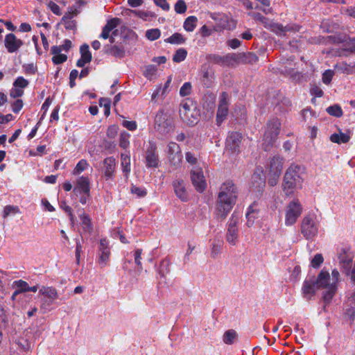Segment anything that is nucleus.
<instances>
[{
  "label": "nucleus",
  "instance_id": "aec40b11",
  "mask_svg": "<svg viewBox=\"0 0 355 355\" xmlns=\"http://www.w3.org/2000/svg\"><path fill=\"white\" fill-rule=\"evenodd\" d=\"M318 289H322L323 291H325V285H320L318 284V276L317 277L316 280H306L304 282L302 286V292L305 297L307 295H313Z\"/></svg>",
  "mask_w": 355,
  "mask_h": 355
},
{
  "label": "nucleus",
  "instance_id": "f704fd0d",
  "mask_svg": "<svg viewBox=\"0 0 355 355\" xmlns=\"http://www.w3.org/2000/svg\"><path fill=\"white\" fill-rule=\"evenodd\" d=\"M241 64H253L258 61V57L252 52L241 53Z\"/></svg>",
  "mask_w": 355,
  "mask_h": 355
},
{
  "label": "nucleus",
  "instance_id": "c756f323",
  "mask_svg": "<svg viewBox=\"0 0 355 355\" xmlns=\"http://www.w3.org/2000/svg\"><path fill=\"white\" fill-rule=\"evenodd\" d=\"M241 53L227 54L225 55V66L230 67L241 64Z\"/></svg>",
  "mask_w": 355,
  "mask_h": 355
},
{
  "label": "nucleus",
  "instance_id": "58836bf2",
  "mask_svg": "<svg viewBox=\"0 0 355 355\" xmlns=\"http://www.w3.org/2000/svg\"><path fill=\"white\" fill-rule=\"evenodd\" d=\"M345 317L352 322L355 320V306L348 301L346 302Z\"/></svg>",
  "mask_w": 355,
  "mask_h": 355
},
{
  "label": "nucleus",
  "instance_id": "1a4fd4ad",
  "mask_svg": "<svg viewBox=\"0 0 355 355\" xmlns=\"http://www.w3.org/2000/svg\"><path fill=\"white\" fill-rule=\"evenodd\" d=\"M318 232V227L314 216H306L302 221L301 233L306 239H313Z\"/></svg>",
  "mask_w": 355,
  "mask_h": 355
},
{
  "label": "nucleus",
  "instance_id": "49530a36",
  "mask_svg": "<svg viewBox=\"0 0 355 355\" xmlns=\"http://www.w3.org/2000/svg\"><path fill=\"white\" fill-rule=\"evenodd\" d=\"M161 35V32L158 28L149 29L146 32V37L150 41L158 39Z\"/></svg>",
  "mask_w": 355,
  "mask_h": 355
},
{
  "label": "nucleus",
  "instance_id": "09e8293b",
  "mask_svg": "<svg viewBox=\"0 0 355 355\" xmlns=\"http://www.w3.org/2000/svg\"><path fill=\"white\" fill-rule=\"evenodd\" d=\"M12 287H15L21 293L27 292L28 288V284L26 282L20 279V280L15 281L12 283Z\"/></svg>",
  "mask_w": 355,
  "mask_h": 355
},
{
  "label": "nucleus",
  "instance_id": "473e14b6",
  "mask_svg": "<svg viewBox=\"0 0 355 355\" xmlns=\"http://www.w3.org/2000/svg\"><path fill=\"white\" fill-rule=\"evenodd\" d=\"M80 219L81 220V225L84 232L91 233L93 230L92 221L89 216L85 213L80 215Z\"/></svg>",
  "mask_w": 355,
  "mask_h": 355
},
{
  "label": "nucleus",
  "instance_id": "4d7b16f0",
  "mask_svg": "<svg viewBox=\"0 0 355 355\" xmlns=\"http://www.w3.org/2000/svg\"><path fill=\"white\" fill-rule=\"evenodd\" d=\"M187 5L184 0H178L175 4V10L177 13L183 14L187 10Z\"/></svg>",
  "mask_w": 355,
  "mask_h": 355
},
{
  "label": "nucleus",
  "instance_id": "de8ad7c7",
  "mask_svg": "<svg viewBox=\"0 0 355 355\" xmlns=\"http://www.w3.org/2000/svg\"><path fill=\"white\" fill-rule=\"evenodd\" d=\"M88 166V163L85 159H81L76 164L75 168L73 171V175H78L83 171H85Z\"/></svg>",
  "mask_w": 355,
  "mask_h": 355
},
{
  "label": "nucleus",
  "instance_id": "bb28decb",
  "mask_svg": "<svg viewBox=\"0 0 355 355\" xmlns=\"http://www.w3.org/2000/svg\"><path fill=\"white\" fill-rule=\"evenodd\" d=\"M78 190L80 193H83L87 196L89 193V180L87 177H80L77 180V184L74 188V191Z\"/></svg>",
  "mask_w": 355,
  "mask_h": 355
},
{
  "label": "nucleus",
  "instance_id": "ea45409f",
  "mask_svg": "<svg viewBox=\"0 0 355 355\" xmlns=\"http://www.w3.org/2000/svg\"><path fill=\"white\" fill-rule=\"evenodd\" d=\"M157 67L153 64H149L145 67V70L143 72V75L148 80L154 78L157 73Z\"/></svg>",
  "mask_w": 355,
  "mask_h": 355
},
{
  "label": "nucleus",
  "instance_id": "5fc2aeb1",
  "mask_svg": "<svg viewBox=\"0 0 355 355\" xmlns=\"http://www.w3.org/2000/svg\"><path fill=\"white\" fill-rule=\"evenodd\" d=\"M248 15L263 24L266 25L268 24V19L259 12H251L248 13Z\"/></svg>",
  "mask_w": 355,
  "mask_h": 355
},
{
  "label": "nucleus",
  "instance_id": "338daca9",
  "mask_svg": "<svg viewBox=\"0 0 355 355\" xmlns=\"http://www.w3.org/2000/svg\"><path fill=\"white\" fill-rule=\"evenodd\" d=\"M67 60L65 54H58L52 58V61L55 64H60L64 62Z\"/></svg>",
  "mask_w": 355,
  "mask_h": 355
},
{
  "label": "nucleus",
  "instance_id": "ddd939ff",
  "mask_svg": "<svg viewBox=\"0 0 355 355\" xmlns=\"http://www.w3.org/2000/svg\"><path fill=\"white\" fill-rule=\"evenodd\" d=\"M156 151V144L153 141H150L145 157L146 166L148 168H157L159 166V157Z\"/></svg>",
  "mask_w": 355,
  "mask_h": 355
},
{
  "label": "nucleus",
  "instance_id": "6e6d98bb",
  "mask_svg": "<svg viewBox=\"0 0 355 355\" xmlns=\"http://www.w3.org/2000/svg\"><path fill=\"white\" fill-rule=\"evenodd\" d=\"M192 86L191 83L187 82L183 84L180 89V95L181 96H186L191 94Z\"/></svg>",
  "mask_w": 355,
  "mask_h": 355
},
{
  "label": "nucleus",
  "instance_id": "c9c22d12",
  "mask_svg": "<svg viewBox=\"0 0 355 355\" xmlns=\"http://www.w3.org/2000/svg\"><path fill=\"white\" fill-rule=\"evenodd\" d=\"M237 338V334L234 329L226 331L223 336V342L227 345H232Z\"/></svg>",
  "mask_w": 355,
  "mask_h": 355
},
{
  "label": "nucleus",
  "instance_id": "4468645a",
  "mask_svg": "<svg viewBox=\"0 0 355 355\" xmlns=\"http://www.w3.org/2000/svg\"><path fill=\"white\" fill-rule=\"evenodd\" d=\"M98 261L101 267L107 264L110 256V248L109 241L106 239H101L98 247Z\"/></svg>",
  "mask_w": 355,
  "mask_h": 355
},
{
  "label": "nucleus",
  "instance_id": "680f3d73",
  "mask_svg": "<svg viewBox=\"0 0 355 355\" xmlns=\"http://www.w3.org/2000/svg\"><path fill=\"white\" fill-rule=\"evenodd\" d=\"M17 345L25 351L30 349L31 347V343L25 338H20L17 341Z\"/></svg>",
  "mask_w": 355,
  "mask_h": 355
},
{
  "label": "nucleus",
  "instance_id": "c03bdc74",
  "mask_svg": "<svg viewBox=\"0 0 355 355\" xmlns=\"http://www.w3.org/2000/svg\"><path fill=\"white\" fill-rule=\"evenodd\" d=\"M121 23L119 18L115 17L108 20L106 24L103 26L106 31L110 32L112 31L116 27H117Z\"/></svg>",
  "mask_w": 355,
  "mask_h": 355
},
{
  "label": "nucleus",
  "instance_id": "8fccbe9b",
  "mask_svg": "<svg viewBox=\"0 0 355 355\" xmlns=\"http://www.w3.org/2000/svg\"><path fill=\"white\" fill-rule=\"evenodd\" d=\"M110 104L111 101L109 98H101L99 101V105L104 109V114L109 116L110 114Z\"/></svg>",
  "mask_w": 355,
  "mask_h": 355
},
{
  "label": "nucleus",
  "instance_id": "c85d7f7f",
  "mask_svg": "<svg viewBox=\"0 0 355 355\" xmlns=\"http://www.w3.org/2000/svg\"><path fill=\"white\" fill-rule=\"evenodd\" d=\"M121 168L122 171L124 174V176L126 180L128 179L129 173L130 172V155L125 153H121Z\"/></svg>",
  "mask_w": 355,
  "mask_h": 355
},
{
  "label": "nucleus",
  "instance_id": "37998d69",
  "mask_svg": "<svg viewBox=\"0 0 355 355\" xmlns=\"http://www.w3.org/2000/svg\"><path fill=\"white\" fill-rule=\"evenodd\" d=\"M130 137V135L128 132H127L125 131H123L122 132H121L120 137H119L120 147H121L124 149L128 148L130 145V142H129Z\"/></svg>",
  "mask_w": 355,
  "mask_h": 355
},
{
  "label": "nucleus",
  "instance_id": "603ef678",
  "mask_svg": "<svg viewBox=\"0 0 355 355\" xmlns=\"http://www.w3.org/2000/svg\"><path fill=\"white\" fill-rule=\"evenodd\" d=\"M28 85V81L22 76L17 77L13 83L15 87H18L21 89H24Z\"/></svg>",
  "mask_w": 355,
  "mask_h": 355
},
{
  "label": "nucleus",
  "instance_id": "0e129e2a",
  "mask_svg": "<svg viewBox=\"0 0 355 355\" xmlns=\"http://www.w3.org/2000/svg\"><path fill=\"white\" fill-rule=\"evenodd\" d=\"M323 261L322 255L321 254H317L311 261V266L313 268H318L322 263Z\"/></svg>",
  "mask_w": 355,
  "mask_h": 355
},
{
  "label": "nucleus",
  "instance_id": "393cba45",
  "mask_svg": "<svg viewBox=\"0 0 355 355\" xmlns=\"http://www.w3.org/2000/svg\"><path fill=\"white\" fill-rule=\"evenodd\" d=\"M77 15L76 11H69L62 18L64 28L67 30H76V21L73 19V17Z\"/></svg>",
  "mask_w": 355,
  "mask_h": 355
},
{
  "label": "nucleus",
  "instance_id": "4be33fe9",
  "mask_svg": "<svg viewBox=\"0 0 355 355\" xmlns=\"http://www.w3.org/2000/svg\"><path fill=\"white\" fill-rule=\"evenodd\" d=\"M116 168V159L113 157H109L103 160V173L106 180H112L114 177Z\"/></svg>",
  "mask_w": 355,
  "mask_h": 355
},
{
  "label": "nucleus",
  "instance_id": "7ed1b4c3",
  "mask_svg": "<svg viewBox=\"0 0 355 355\" xmlns=\"http://www.w3.org/2000/svg\"><path fill=\"white\" fill-rule=\"evenodd\" d=\"M304 173V167L298 164H291L286 170L283 183V191L286 196L292 195L295 189L302 187Z\"/></svg>",
  "mask_w": 355,
  "mask_h": 355
},
{
  "label": "nucleus",
  "instance_id": "2f4dec72",
  "mask_svg": "<svg viewBox=\"0 0 355 355\" xmlns=\"http://www.w3.org/2000/svg\"><path fill=\"white\" fill-rule=\"evenodd\" d=\"M349 139L350 135L347 133L342 132L340 130L339 133H334L330 137L331 141L339 144L347 143Z\"/></svg>",
  "mask_w": 355,
  "mask_h": 355
},
{
  "label": "nucleus",
  "instance_id": "2eb2a0df",
  "mask_svg": "<svg viewBox=\"0 0 355 355\" xmlns=\"http://www.w3.org/2000/svg\"><path fill=\"white\" fill-rule=\"evenodd\" d=\"M251 188L255 192L261 193L266 185L265 177L263 174V171L257 168L251 178Z\"/></svg>",
  "mask_w": 355,
  "mask_h": 355
},
{
  "label": "nucleus",
  "instance_id": "dca6fc26",
  "mask_svg": "<svg viewBox=\"0 0 355 355\" xmlns=\"http://www.w3.org/2000/svg\"><path fill=\"white\" fill-rule=\"evenodd\" d=\"M4 44L8 52L13 53L19 51L24 45V42L18 39L15 34L8 33L5 37Z\"/></svg>",
  "mask_w": 355,
  "mask_h": 355
},
{
  "label": "nucleus",
  "instance_id": "9d476101",
  "mask_svg": "<svg viewBox=\"0 0 355 355\" xmlns=\"http://www.w3.org/2000/svg\"><path fill=\"white\" fill-rule=\"evenodd\" d=\"M302 209V206L297 200L291 201L286 208V225L290 226L293 225L301 215Z\"/></svg>",
  "mask_w": 355,
  "mask_h": 355
},
{
  "label": "nucleus",
  "instance_id": "20e7f679",
  "mask_svg": "<svg viewBox=\"0 0 355 355\" xmlns=\"http://www.w3.org/2000/svg\"><path fill=\"white\" fill-rule=\"evenodd\" d=\"M338 259L341 270L347 276L350 277L355 283V261L353 263L354 255L349 248H342L338 252Z\"/></svg>",
  "mask_w": 355,
  "mask_h": 355
},
{
  "label": "nucleus",
  "instance_id": "f03ea898",
  "mask_svg": "<svg viewBox=\"0 0 355 355\" xmlns=\"http://www.w3.org/2000/svg\"><path fill=\"white\" fill-rule=\"evenodd\" d=\"M339 272L334 269L331 272V277L328 271L322 270L318 274V284L325 285V291H322V301L324 309L331 302L337 291V284L339 279Z\"/></svg>",
  "mask_w": 355,
  "mask_h": 355
},
{
  "label": "nucleus",
  "instance_id": "b1692460",
  "mask_svg": "<svg viewBox=\"0 0 355 355\" xmlns=\"http://www.w3.org/2000/svg\"><path fill=\"white\" fill-rule=\"evenodd\" d=\"M80 52L81 57L77 61L76 66L78 67H83L87 63L91 62L92 53L89 51V46L86 44H84L80 46Z\"/></svg>",
  "mask_w": 355,
  "mask_h": 355
},
{
  "label": "nucleus",
  "instance_id": "6e6552de",
  "mask_svg": "<svg viewBox=\"0 0 355 355\" xmlns=\"http://www.w3.org/2000/svg\"><path fill=\"white\" fill-rule=\"evenodd\" d=\"M155 128L162 135H166L173 130V123L163 111H159L155 118Z\"/></svg>",
  "mask_w": 355,
  "mask_h": 355
},
{
  "label": "nucleus",
  "instance_id": "9b49d317",
  "mask_svg": "<svg viewBox=\"0 0 355 355\" xmlns=\"http://www.w3.org/2000/svg\"><path fill=\"white\" fill-rule=\"evenodd\" d=\"M229 95L227 92H222L219 96L218 110L216 113V124H220L227 119L229 113Z\"/></svg>",
  "mask_w": 355,
  "mask_h": 355
},
{
  "label": "nucleus",
  "instance_id": "cd10ccee",
  "mask_svg": "<svg viewBox=\"0 0 355 355\" xmlns=\"http://www.w3.org/2000/svg\"><path fill=\"white\" fill-rule=\"evenodd\" d=\"M202 71V78L201 81L205 85V87L209 88L211 86L214 73L211 69H209L207 66H203L201 69Z\"/></svg>",
  "mask_w": 355,
  "mask_h": 355
},
{
  "label": "nucleus",
  "instance_id": "7c9ffc66",
  "mask_svg": "<svg viewBox=\"0 0 355 355\" xmlns=\"http://www.w3.org/2000/svg\"><path fill=\"white\" fill-rule=\"evenodd\" d=\"M171 261L165 258L160 261L157 272L162 278H164L171 271Z\"/></svg>",
  "mask_w": 355,
  "mask_h": 355
},
{
  "label": "nucleus",
  "instance_id": "f3484780",
  "mask_svg": "<svg viewBox=\"0 0 355 355\" xmlns=\"http://www.w3.org/2000/svg\"><path fill=\"white\" fill-rule=\"evenodd\" d=\"M172 186L175 196L182 201L187 202L189 200V193L186 188L185 182L180 178L173 181Z\"/></svg>",
  "mask_w": 355,
  "mask_h": 355
},
{
  "label": "nucleus",
  "instance_id": "864d4df0",
  "mask_svg": "<svg viewBox=\"0 0 355 355\" xmlns=\"http://www.w3.org/2000/svg\"><path fill=\"white\" fill-rule=\"evenodd\" d=\"M239 222V216L234 212L227 224V229H238L236 225Z\"/></svg>",
  "mask_w": 355,
  "mask_h": 355
},
{
  "label": "nucleus",
  "instance_id": "a211bd4d",
  "mask_svg": "<svg viewBox=\"0 0 355 355\" xmlns=\"http://www.w3.org/2000/svg\"><path fill=\"white\" fill-rule=\"evenodd\" d=\"M191 179L196 189L202 192L206 188V182L201 168L192 169Z\"/></svg>",
  "mask_w": 355,
  "mask_h": 355
},
{
  "label": "nucleus",
  "instance_id": "e433bc0d",
  "mask_svg": "<svg viewBox=\"0 0 355 355\" xmlns=\"http://www.w3.org/2000/svg\"><path fill=\"white\" fill-rule=\"evenodd\" d=\"M166 42L173 44H181L186 42V38L179 33H175L165 40Z\"/></svg>",
  "mask_w": 355,
  "mask_h": 355
},
{
  "label": "nucleus",
  "instance_id": "39448f33",
  "mask_svg": "<svg viewBox=\"0 0 355 355\" xmlns=\"http://www.w3.org/2000/svg\"><path fill=\"white\" fill-rule=\"evenodd\" d=\"M280 125L278 119H273L268 123L263 139V146L265 150H268L277 139L279 133Z\"/></svg>",
  "mask_w": 355,
  "mask_h": 355
},
{
  "label": "nucleus",
  "instance_id": "4c0bfd02",
  "mask_svg": "<svg viewBox=\"0 0 355 355\" xmlns=\"http://www.w3.org/2000/svg\"><path fill=\"white\" fill-rule=\"evenodd\" d=\"M238 229H227L226 241L231 245H235L237 243Z\"/></svg>",
  "mask_w": 355,
  "mask_h": 355
},
{
  "label": "nucleus",
  "instance_id": "423d86ee",
  "mask_svg": "<svg viewBox=\"0 0 355 355\" xmlns=\"http://www.w3.org/2000/svg\"><path fill=\"white\" fill-rule=\"evenodd\" d=\"M210 17L216 22V24L214 26V31L215 32L232 30L236 27L235 21L226 15L214 12L211 13Z\"/></svg>",
  "mask_w": 355,
  "mask_h": 355
},
{
  "label": "nucleus",
  "instance_id": "a18cd8bd",
  "mask_svg": "<svg viewBox=\"0 0 355 355\" xmlns=\"http://www.w3.org/2000/svg\"><path fill=\"white\" fill-rule=\"evenodd\" d=\"M327 112L329 114L336 117H340L343 115V110L338 105L328 107L327 108Z\"/></svg>",
  "mask_w": 355,
  "mask_h": 355
},
{
  "label": "nucleus",
  "instance_id": "412c9836",
  "mask_svg": "<svg viewBox=\"0 0 355 355\" xmlns=\"http://www.w3.org/2000/svg\"><path fill=\"white\" fill-rule=\"evenodd\" d=\"M180 116L181 119L189 125H193L197 123V119L193 116L190 105L187 103L181 104Z\"/></svg>",
  "mask_w": 355,
  "mask_h": 355
},
{
  "label": "nucleus",
  "instance_id": "052dcab7",
  "mask_svg": "<svg viewBox=\"0 0 355 355\" xmlns=\"http://www.w3.org/2000/svg\"><path fill=\"white\" fill-rule=\"evenodd\" d=\"M81 253H83V245L78 239H76V260L77 264L80 263Z\"/></svg>",
  "mask_w": 355,
  "mask_h": 355
},
{
  "label": "nucleus",
  "instance_id": "79ce46f5",
  "mask_svg": "<svg viewBox=\"0 0 355 355\" xmlns=\"http://www.w3.org/2000/svg\"><path fill=\"white\" fill-rule=\"evenodd\" d=\"M257 205L255 203L251 205L249 208L248 211L246 213V218H248V225L250 226L253 223V220L256 217L255 214L257 213V210L256 209Z\"/></svg>",
  "mask_w": 355,
  "mask_h": 355
},
{
  "label": "nucleus",
  "instance_id": "f8f14e48",
  "mask_svg": "<svg viewBox=\"0 0 355 355\" xmlns=\"http://www.w3.org/2000/svg\"><path fill=\"white\" fill-rule=\"evenodd\" d=\"M166 153L171 165L180 166L182 160V155L180 146L175 142H170L166 147Z\"/></svg>",
  "mask_w": 355,
  "mask_h": 355
},
{
  "label": "nucleus",
  "instance_id": "f257e3e1",
  "mask_svg": "<svg viewBox=\"0 0 355 355\" xmlns=\"http://www.w3.org/2000/svg\"><path fill=\"white\" fill-rule=\"evenodd\" d=\"M238 196V190L235 184L230 180L224 182L218 196L217 214L225 218L235 205Z\"/></svg>",
  "mask_w": 355,
  "mask_h": 355
},
{
  "label": "nucleus",
  "instance_id": "a19ab883",
  "mask_svg": "<svg viewBox=\"0 0 355 355\" xmlns=\"http://www.w3.org/2000/svg\"><path fill=\"white\" fill-rule=\"evenodd\" d=\"M187 55V51L183 48L178 49L173 56V61L174 62H181L184 61Z\"/></svg>",
  "mask_w": 355,
  "mask_h": 355
},
{
  "label": "nucleus",
  "instance_id": "a878e982",
  "mask_svg": "<svg viewBox=\"0 0 355 355\" xmlns=\"http://www.w3.org/2000/svg\"><path fill=\"white\" fill-rule=\"evenodd\" d=\"M282 165V159L279 157H273L270 164V174L275 176L280 175Z\"/></svg>",
  "mask_w": 355,
  "mask_h": 355
},
{
  "label": "nucleus",
  "instance_id": "e2e57ef3",
  "mask_svg": "<svg viewBox=\"0 0 355 355\" xmlns=\"http://www.w3.org/2000/svg\"><path fill=\"white\" fill-rule=\"evenodd\" d=\"M19 208L17 207L8 205L6 206L3 210V217L8 216L10 214H17L19 212Z\"/></svg>",
  "mask_w": 355,
  "mask_h": 355
},
{
  "label": "nucleus",
  "instance_id": "3c124183",
  "mask_svg": "<svg viewBox=\"0 0 355 355\" xmlns=\"http://www.w3.org/2000/svg\"><path fill=\"white\" fill-rule=\"evenodd\" d=\"M130 190L132 193L136 195L139 198L145 197L147 194L146 189L142 187H138L135 185H132Z\"/></svg>",
  "mask_w": 355,
  "mask_h": 355
},
{
  "label": "nucleus",
  "instance_id": "0eeeda50",
  "mask_svg": "<svg viewBox=\"0 0 355 355\" xmlns=\"http://www.w3.org/2000/svg\"><path fill=\"white\" fill-rule=\"evenodd\" d=\"M39 295L43 296L40 309L44 311L50 310L51 306L58 297L57 290L51 286H42L39 290Z\"/></svg>",
  "mask_w": 355,
  "mask_h": 355
},
{
  "label": "nucleus",
  "instance_id": "6ab92c4d",
  "mask_svg": "<svg viewBox=\"0 0 355 355\" xmlns=\"http://www.w3.org/2000/svg\"><path fill=\"white\" fill-rule=\"evenodd\" d=\"M242 140V135L238 132H231L226 140V147L232 153L239 151V146Z\"/></svg>",
  "mask_w": 355,
  "mask_h": 355
},
{
  "label": "nucleus",
  "instance_id": "69168bd1",
  "mask_svg": "<svg viewBox=\"0 0 355 355\" xmlns=\"http://www.w3.org/2000/svg\"><path fill=\"white\" fill-rule=\"evenodd\" d=\"M119 127L116 125L110 126L107 130V136L110 139H114L118 133Z\"/></svg>",
  "mask_w": 355,
  "mask_h": 355
},
{
  "label": "nucleus",
  "instance_id": "72a5a7b5",
  "mask_svg": "<svg viewBox=\"0 0 355 355\" xmlns=\"http://www.w3.org/2000/svg\"><path fill=\"white\" fill-rule=\"evenodd\" d=\"M197 22L198 18L196 16H189L185 19L183 27L185 31L192 32L196 28Z\"/></svg>",
  "mask_w": 355,
  "mask_h": 355
},
{
  "label": "nucleus",
  "instance_id": "bf43d9fd",
  "mask_svg": "<svg viewBox=\"0 0 355 355\" xmlns=\"http://www.w3.org/2000/svg\"><path fill=\"white\" fill-rule=\"evenodd\" d=\"M334 74V73L332 70L328 69L324 71L322 74V82L326 85H329L332 80Z\"/></svg>",
  "mask_w": 355,
  "mask_h": 355
},
{
  "label": "nucleus",
  "instance_id": "774afa93",
  "mask_svg": "<svg viewBox=\"0 0 355 355\" xmlns=\"http://www.w3.org/2000/svg\"><path fill=\"white\" fill-rule=\"evenodd\" d=\"M23 68L26 74L33 75L37 71V67L33 63L25 64L23 66Z\"/></svg>",
  "mask_w": 355,
  "mask_h": 355
},
{
  "label": "nucleus",
  "instance_id": "5701e85b",
  "mask_svg": "<svg viewBox=\"0 0 355 355\" xmlns=\"http://www.w3.org/2000/svg\"><path fill=\"white\" fill-rule=\"evenodd\" d=\"M105 53L116 58H122L125 55V47L123 44H107L104 46Z\"/></svg>",
  "mask_w": 355,
  "mask_h": 355
},
{
  "label": "nucleus",
  "instance_id": "13d9d810",
  "mask_svg": "<svg viewBox=\"0 0 355 355\" xmlns=\"http://www.w3.org/2000/svg\"><path fill=\"white\" fill-rule=\"evenodd\" d=\"M141 254H142V250L141 249H137L135 251V254H134L135 263L138 266L139 270H141L143 269L142 263H141Z\"/></svg>",
  "mask_w": 355,
  "mask_h": 355
}]
</instances>
